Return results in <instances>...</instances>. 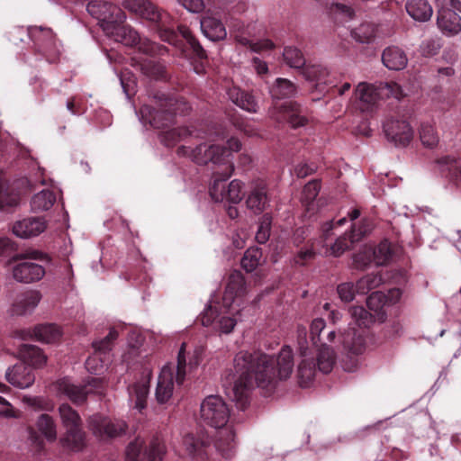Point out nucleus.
Returning <instances> with one entry per match:
<instances>
[{"instance_id": "obj_63", "label": "nucleus", "mask_w": 461, "mask_h": 461, "mask_svg": "<svg viewBox=\"0 0 461 461\" xmlns=\"http://www.w3.org/2000/svg\"><path fill=\"white\" fill-rule=\"evenodd\" d=\"M103 362L101 357L94 354L86 360V367L91 373H98L104 367Z\"/></svg>"}, {"instance_id": "obj_7", "label": "nucleus", "mask_w": 461, "mask_h": 461, "mask_svg": "<svg viewBox=\"0 0 461 461\" xmlns=\"http://www.w3.org/2000/svg\"><path fill=\"white\" fill-rule=\"evenodd\" d=\"M233 170V163H227L224 168L213 171L209 193L215 202L228 201L230 203L237 204L242 200V183L240 180H232L228 187L225 185Z\"/></svg>"}, {"instance_id": "obj_18", "label": "nucleus", "mask_w": 461, "mask_h": 461, "mask_svg": "<svg viewBox=\"0 0 461 461\" xmlns=\"http://www.w3.org/2000/svg\"><path fill=\"white\" fill-rule=\"evenodd\" d=\"M17 335L23 340L34 339L43 343H55L60 339L62 331L58 325L47 323L37 325L33 330H19Z\"/></svg>"}, {"instance_id": "obj_55", "label": "nucleus", "mask_w": 461, "mask_h": 461, "mask_svg": "<svg viewBox=\"0 0 461 461\" xmlns=\"http://www.w3.org/2000/svg\"><path fill=\"white\" fill-rule=\"evenodd\" d=\"M17 198L11 194L7 183L0 177V209L16 205Z\"/></svg>"}, {"instance_id": "obj_59", "label": "nucleus", "mask_w": 461, "mask_h": 461, "mask_svg": "<svg viewBox=\"0 0 461 461\" xmlns=\"http://www.w3.org/2000/svg\"><path fill=\"white\" fill-rule=\"evenodd\" d=\"M297 342L302 357H307L310 342L307 339V329L303 325L297 326Z\"/></svg>"}, {"instance_id": "obj_8", "label": "nucleus", "mask_w": 461, "mask_h": 461, "mask_svg": "<svg viewBox=\"0 0 461 461\" xmlns=\"http://www.w3.org/2000/svg\"><path fill=\"white\" fill-rule=\"evenodd\" d=\"M177 154L189 157L194 163L199 165H206L211 162L217 166L216 170H221L225 167L227 163H231L229 158L230 152L223 146L216 144L201 143L194 149L180 146L177 149Z\"/></svg>"}, {"instance_id": "obj_27", "label": "nucleus", "mask_w": 461, "mask_h": 461, "mask_svg": "<svg viewBox=\"0 0 461 461\" xmlns=\"http://www.w3.org/2000/svg\"><path fill=\"white\" fill-rule=\"evenodd\" d=\"M174 388L173 373L171 368L164 366L158 379L156 398L158 402L164 403L172 396Z\"/></svg>"}, {"instance_id": "obj_16", "label": "nucleus", "mask_w": 461, "mask_h": 461, "mask_svg": "<svg viewBox=\"0 0 461 461\" xmlns=\"http://www.w3.org/2000/svg\"><path fill=\"white\" fill-rule=\"evenodd\" d=\"M89 428L93 433L102 438H112L123 434L126 423L122 420H113L101 414H94L88 420Z\"/></svg>"}, {"instance_id": "obj_1", "label": "nucleus", "mask_w": 461, "mask_h": 461, "mask_svg": "<svg viewBox=\"0 0 461 461\" xmlns=\"http://www.w3.org/2000/svg\"><path fill=\"white\" fill-rule=\"evenodd\" d=\"M293 369L294 355L289 346H284L276 358L261 351H240L234 357L233 384L227 394L243 411L249 404L255 385L270 395L278 381L289 378Z\"/></svg>"}, {"instance_id": "obj_42", "label": "nucleus", "mask_w": 461, "mask_h": 461, "mask_svg": "<svg viewBox=\"0 0 461 461\" xmlns=\"http://www.w3.org/2000/svg\"><path fill=\"white\" fill-rule=\"evenodd\" d=\"M140 70L148 77L162 79L166 77L165 67L154 59L147 58L140 63Z\"/></svg>"}, {"instance_id": "obj_41", "label": "nucleus", "mask_w": 461, "mask_h": 461, "mask_svg": "<svg viewBox=\"0 0 461 461\" xmlns=\"http://www.w3.org/2000/svg\"><path fill=\"white\" fill-rule=\"evenodd\" d=\"M263 252L259 248H249L241 258V267L247 272L254 271L262 262Z\"/></svg>"}, {"instance_id": "obj_5", "label": "nucleus", "mask_w": 461, "mask_h": 461, "mask_svg": "<svg viewBox=\"0 0 461 461\" xmlns=\"http://www.w3.org/2000/svg\"><path fill=\"white\" fill-rule=\"evenodd\" d=\"M349 313L352 321L348 330L340 335L341 343L348 353L360 355L366 348V328L373 323L375 318L363 306L351 307Z\"/></svg>"}, {"instance_id": "obj_40", "label": "nucleus", "mask_w": 461, "mask_h": 461, "mask_svg": "<svg viewBox=\"0 0 461 461\" xmlns=\"http://www.w3.org/2000/svg\"><path fill=\"white\" fill-rule=\"evenodd\" d=\"M315 242L308 240L304 247H302L294 255L293 262L294 266L305 267L314 260L317 255Z\"/></svg>"}, {"instance_id": "obj_28", "label": "nucleus", "mask_w": 461, "mask_h": 461, "mask_svg": "<svg viewBox=\"0 0 461 461\" xmlns=\"http://www.w3.org/2000/svg\"><path fill=\"white\" fill-rule=\"evenodd\" d=\"M19 355L22 363L26 364L29 366L33 367H41L45 365L47 361V357L43 353V351L34 345L30 344H23L19 348Z\"/></svg>"}, {"instance_id": "obj_9", "label": "nucleus", "mask_w": 461, "mask_h": 461, "mask_svg": "<svg viewBox=\"0 0 461 461\" xmlns=\"http://www.w3.org/2000/svg\"><path fill=\"white\" fill-rule=\"evenodd\" d=\"M59 412L66 429V433L61 438L63 447L73 451H80L85 447V432L79 414L68 403L61 404Z\"/></svg>"}, {"instance_id": "obj_46", "label": "nucleus", "mask_w": 461, "mask_h": 461, "mask_svg": "<svg viewBox=\"0 0 461 461\" xmlns=\"http://www.w3.org/2000/svg\"><path fill=\"white\" fill-rule=\"evenodd\" d=\"M376 265H385L392 258L393 249L389 240H382L376 248L372 249Z\"/></svg>"}, {"instance_id": "obj_36", "label": "nucleus", "mask_w": 461, "mask_h": 461, "mask_svg": "<svg viewBox=\"0 0 461 461\" xmlns=\"http://www.w3.org/2000/svg\"><path fill=\"white\" fill-rule=\"evenodd\" d=\"M438 162L447 170L449 181L461 187V158L445 156L440 158Z\"/></svg>"}, {"instance_id": "obj_57", "label": "nucleus", "mask_w": 461, "mask_h": 461, "mask_svg": "<svg viewBox=\"0 0 461 461\" xmlns=\"http://www.w3.org/2000/svg\"><path fill=\"white\" fill-rule=\"evenodd\" d=\"M337 292L341 301L349 303L355 298L357 290V284L351 282L342 283L338 285Z\"/></svg>"}, {"instance_id": "obj_47", "label": "nucleus", "mask_w": 461, "mask_h": 461, "mask_svg": "<svg viewBox=\"0 0 461 461\" xmlns=\"http://www.w3.org/2000/svg\"><path fill=\"white\" fill-rule=\"evenodd\" d=\"M39 430L46 437L47 439L52 441L56 439V426L52 418L49 414H41L37 421Z\"/></svg>"}, {"instance_id": "obj_20", "label": "nucleus", "mask_w": 461, "mask_h": 461, "mask_svg": "<svg viewBox=\"0 0 461 461\" xmlns=\"http://www.w3.org/2000/svg\"><path fill=\"white\" fill-rule=\"evenodd\" d=\"M275 106L279 109L285 120L290 124L293 129L303 127L309 122V116L307 110L303 108L296 102H285L280 106L275 104Z\"/></svg>"}, {"instance_id": "obj_35", "label": "nucleus", "mask_w": 461, "mask_h": 461, "mask_svg": "<svg viewBox=\"0 0 461 461\" xmlns=\"http://www.w3.org/2000/svg\"><path fill=\"white\" fill-rule=\"evenodd\" d=\"M317 355V366L318 369L323 374H329L332 371L336 362V354L332 348L328 346L327 343L319 345Z\"/></svg>"}, {"instance_id": "obj_3", "label": "nucleus", "mask_w": 461, "mask_h": 461, "mask_svg": "<svg viewBox=\"0 0 461 461\" xmlns=\"http://www.w3.org/2000/svg\"><path fill=\"white\" fill-rule=\"evenodd\" d=\"M230 417V408L221 397L209 395L202 402L200 418L204 424L219 429L214 446L224 458H231L236 447L235 431L227 425Z\"/></svg>"}, {"instance_id": "obj_61", "label": "nucleus", "mask_w": 461, "mask_h": 461, "mask_svg": "<svg viewBox=\"0 0 461 461\" xmlns=\"http://www.w3.org/2000/svg\"><path fill=\"white\" fill-rule=\"evenodd\" d=\"M346 218H342L338 221L334 222L333 221H327L321 226V239L324 242V246L328 247L327 240L331 235V230L335 228L336 225L341 226L346 222Z\"/></svg>"}, {"instance_id": "obj_26", "label": "nucleus", "mask_w": 461, "mask_h": 461, "mask_svg": "<svg viewBox=\"0 0 461 461\" xmlns=\"http://www.w3.org/2000/svg\"><path fill=\"white\" fill-rule=\"evenodd\" d=\"M41 299L39 291H28L17 297L13 304L12 312L16 315H23L31 312L38 305Z\"/></svg>"}, {"instance_id": "obj_33", "label": "nucleus", "mask_w": 461, "mask_h": 461, "mask_svg": "<svg viewBox=\"0 0 461 461\" xmlns=\"http://www.w3.org/2000/svg\"><path fill=\"white\" fill-rule=\"evenodd\" d=\"M297 86L286 78L278 77L269 88V93L273 100H281L291 98L295 95Z\"/></svg>"}, {"instance_id": "obj_51", "label": "nucleus", "mask_w": 461, "mask_h": 461, "mask_svg": "<svg viewBox=\"0 0 461 461\" xmlns=\"http://www.w3.org/2000/svg\"><path fill=\"white\" fill-rule=\"evenodd\" d=\"M325 321L321 318L314 319L312 321L310 326V342L313 347H319V345L326 343V341H324V339L321 337V333L325 330Z\"/></svg>"}, {"instance_id": "obj_45", "label": "nucleus", "mask_w": 461, "mask_h": 461, "mask_svg": "<svg viewBox=\"0 0 461 461\" xmlns=\"http://www.w3.org/2000/svg\"><path fill=\"white\" fill-rule=\"evenodd\" d=\"M383 282V278L378 274H368L357 282V290L358 294H366L369 291L378 287Z\"/></svg>"}, {"instance_id": "obj_52", "label": "nucleus", "mask_w": 461, "mask_h": 461, "mask_svg": "<svg viewBox=\"0 0 461 461\" xmlns=\"http://www.w3.org/2000/svg\"><path fill=\"white\" fill-rule=\"evenodd\" d=\"M321 190V180L313 179L308 182L303 190L302 202L307 207L315 200Z\"/></svg>"}, {"instance_id": "obj_14", "label": "nucleus", "mask_w": 461, "mask_h": 461, "mask_svg": "<svg viewBox=\"0 0 461 461\" xmlns=\"http://www.w3.org/2000/svg\"><path fill=\"white\" fill-rule=\"evenodd\" d=\"M88 14L99 21L106 33L117 23H124V12L117 5L104 0H90L86 5Z\"/></svg>"}, {"instance_id": "obj_29", "label": "nucleus", "mask_w": 461, "mask_h": 461, "mask_svg": "<svg viewBox=\"0 0 461 461\" xmlns=\"http://www.w3.org/2000/svg\"><path fill=\"white\" fill-rule=\"evenodd\" d=\"M201 30L203 35L212 41H221L226 38V29L221 20L207 16L201 20Z\"/></svg>"}, {"instance_id": "obj_64", "label": "nucleus", "mask_w": 461, "mask_h": 461, "mask_svg": "<svg viewBox=\"0 0 461 461\" xmlns=\"http://www.w3.org/2000/svg\"><path fill=\"white\" fill-rule=\"evenodd\" d=\"M218 316V312L216 308L212 306H208L204 312L200 316V321L203 326L208 327L210 326Z\"/></svg>"}, {"instance_id": "obj_22", "label": "nucleus", "mask_w": 461, "mask_h": 461, "mask_svg": "<svg viewBox=\"0 0 461 461\" xmlns=\"http://www.w3.org/2000/svg\"><path fill=\"white\" fill-rule=\"evenodd\" d=\"M47 227L43 217H30L16 221L13 226V232L17 237L27 239L38 236Z\"/></svg>"}, {"instance_id": "obj_34", "label": "nucleus", "mask_w": 461, "mask_h": 461, "mask_svg": "<svg viewBox=\"0 0 461 461\" xmlns=\"http://www.w3.org/2000/svg\"><path fill=\"white\" fill-rule=\"evenodd\" d=\"M244 291V276L241 275L240 272H234L229 277L223 295V301L226 303H231L235 297L242 295Z\"/></svg>"}, {"instance_id": "obj_50", "label": "nucleus", "mask_w": 461, "mask_h": 461, "mask_svg": "<svg viewBox=\"0 0 461 461\" xmlns=\"http://www.w3.org/2000/svg\"><path fill=\"white\" fill-rule=\"evenodd\" d=\"M118 338V331L115 329H111L108 335L104 339L93 342L95 355L101 357L112 349L113 341Z\"/></svg>"}, {"instance_id": "obj_44", "label": "nucleus", "mask_w": 461, "mask_h": 461, "mask_svg": "<svg viewBox=\"0 0 461 461\" xmlns=\"http://www.w3.org/2000/svg\"><path fill=\"white\" fill-rule=\"evenodd\" d=\"M283 57L285 63L294 68H302L305 65V59L302 51L294 47H286L284 50Z\"/></svg>"}, {"instance_id": "obj_11", "label": "nucleus", "mask_w": 461, "mask_h": 461, "mask_svg": "<svg viewBox=\"0 0 461 461\" xmlns=\"http://www.w3.org/2000/svg\"><path fill=\"white\" fill-rule=\"evenodd\" d=\"M166 447L159 435H154L148 441L137 437L126 448L127 461H161Z\"/></svg>"}, {"instance_id": "obj_23", "label": "nucleus", "mask_w": 461, "mask_h": 461, "mask_svg": "<svg viewBox=\"0 0 461 461\" xmlns=\"http://www.w3.org/2000/svg\"><path fill=\"white\" fill-rule=\"evenodd\" d=\"M366 231V229L359 228L357 230L354 227L350 232H345L343 235L339 236L335 242L327 249L326 252H330V254L334 257H339L346 250L349 249L354 242L358 241Z\"/></svg>"}, {"instance_id": "obj_38", "label": "nucleus", "mask_w": 461, "mask_h": 461, "mask_svg": "<svg viewBox=\"0 0 461 461\" xmlns=\"http://www.w3.org/2000/svg\"><path fill=\"white\" fill-rule=\"evenodd\" d=\"M303 75L309 81L316 82L317 86L330 85L327 68L320 64L307 65L303 68Z\"/></svg>"}, {"instance_id": "obj_37", "label": "nucleus", "mask_w": 461, "mask_h": 461, "mask_svg": "<svg viewBox=\"0 0 461 461\" xmlns=\"http://www.w3.org/2000/svg\"><path fill=\"white\" fill-rule=\"evenodd\" d=\"M56 203V194L50 189H43L32 197L31 207L33 212L50 210Z\"/></svg>"}, {"instance_id": "obj_39", "label": "nucleus", "mask_w": 461, "mask_h": 461, "mask_svg": "<svg viewBox=\"0 0 461 461\" xmlns=\"http://www.w3.org/2000/svg\"><path fill=\"white\" fill-rule=\"evenodd\" d=\"M303 357L298 366V380L300 386L308 387L314 378L317 365L312 358Z\"/></svg>"}, {"instance_id": "obj_6", "label": "nucleus", "mask_w": 461, "mask_h": 461, "mask_svg": "<svg viewBox=\"0 0 461 461\" xmlns=\"http://www.w3.org/2000/svg\"><path fill=\"white\" fill-rule=\"evenodd\" d=\"M355 94L357 99V108L363 113L373 112L378 102L385 97L393 96L401 100L404 95L401 86L393 81L380 83L379 86L362 82L357 85Z\"/></svg>"}, {"instance_id": "obj_60", "label": "nucleus", "mask_w": 461, "mask_h": 461, "mask_svg": "<svg viewBox=\"0 0 461 461\" xmlns=\"http://www.w3.org/2000/svg\"><path fill=\"white\" fill-rule=\"evenodd\" d=\"M269 226H270V220L266 215L264 216V221L260 223L258 230L256 233V240L260 243L264 244L267 241L269 238Z\"/></svg>"}, {"instance_id": "obj_53", "label": "nucleus", "mask_w": 461, "mask_h": 461, "mask_svg": "<svg viewBox=\"0 0 461 461\" xmlns=\"http://www.w3.org/2000/svg\"><path fill=\"white\" fill-rule=\"evenodd\" d=\"M352 34L358 42L368 43L375 36V28L371 23H362L352 32Z\"/></svg>"}, {"instance_id": "obj_13", "label": "nucleus", "mask_w": 461, "mask_h": 461, "mask_svg": "<svg viewBox=\"0 0 461 461\" xmlns=\"http://www.w3.org/2000/svg\"><path fill=\"white\" fill-rule=\"evenodd\" d=\"M41 252L33 250L13 257L11 262H17L13 267L14 278L17 282L24 284L41 280L45 275V269L42 266L32 262V259L41 258Z\"/></svg>"}, {"instance_id": "obj_24", "label": "nucleus", "mask_w": 461, "mask_h": 461, "mask_svg": "<svg viewBox=\"0 0 461 461\" xmlns=\"http://www.w3.org/2000/svg\"><path fill=\"white\" fill-rule=\"evenodd\" d=\"M227 95L230 100L241 109L253 113L258 112V104L251 92L232 86L228 89Z\"/></svg>"}, {"instance_id": "obj_21", "label": "nucleus", "mask_w": 461, "mask_h": 461, "mask_svg": "<svg viewBox=\"0 0 461 461\" xmlns=\"http://www.w3.org/2000/svg\"><path fill=\"white\" fill-rule=\"evenodd\" d=\"M5 378L12 385L24 389L34 383L35 375L32 366L21 362L7 369Z\"/></svg>"}, {"instance_id": "obj_58", "label": "nucleus", "mask_w": 461, "mask_h": 461, "mask_svg": "<svg viewBox=\"0 0 461 461\" xmlns=\"http://www.w3.org/2000/svg\"><path fill=\"white\" fill-rule=\"evenodd\" d=\"M384 302L385 296L382 293L375 292L367 297L366 305L379 316L384 308Z\"/></svg>"}, {"instance_id": "obj_19", "label": "nucleus", "mask_w": 461, "mask_h": 461, "mask_svg": "<svg viewBox=\"0 0 461 461\" xmlns=\"http://www.w3.org/2000/svg\"><path fill=\"white\" fill-rule=\"evenodd\" d=\"M269 201L270 199L267 182L263 179H257L254 181L246 200L248 208L258 214L267 209Z\"/></svg>"}, {"instance_id": "obj_31", "label": "nucleus", "mask_w": 461, "mask_h": 461, "mask_svg": "<svg viewBox=\"0 0 461 461\" xmlns=\"http://www.w3.org/2000/svg\"><path fill=\"white\" fill-rule=\"evenodd\" d=\"M382 61L389 69L401 70L407 64V57L400 48L388 47L383 52Z\"/></svg>"}, {"instance_id": "obj_49", "label": "nucleus", "mask_w": 461, "mask_h": 461, "mask_svg": "<svg viewBox=\"0 0 461 461\" xmlns=\"http://www.w3.org/2000/svg\"><path fill=\"white\" fill-rule=\"evenodd\" d=\"M420 139L421 143L429 149H433L438 143V136L432 125L422 123L420 129Z\"/></svg>"}, {"instance_id": "obj_4", "label": "nucleus", "mask_w": 461, "mask_h": 461, "mask_svg": "<svg viewBox=\"0 0 461 461\" xmlns=\"http://www.w3.org/2000/svg\"><path fill=\"white\" fill-rule=\"evenodd\" d=\"M156 107L143 105L140 108L142 117L156 129H165L171 126L177 114L185 115L190 109V104L183 98L162 92H158L153 96Z\"/></svg>"}, {"instance_id": "obj_2", "label": "nucleus", "mask_w": 461, "mask_h": 461, "mask_svg": "<svg viewBox=\"0 0 461 461\" xmlns=\"http://www.w3.org/2000/svg\"><path fill=\"white\" fill-rule=\"evenodd\" d=\"M125 8L154 23L159 38L163 41L180 48L182 54L190 61L196 74L205 73L208 64L207 52L186 25H178L177 32L168 27L169 14L149 0H128L125 2Z\"/></svg>"}, {"instance_id": "obj_30", "label": "nucleus", "mask_w": 461, "mask_h": 461, "mask_svg": "<svg viewBox=\"0 0 461 461\" xmlns=\"http://www.w3.org/2000/svg\"><path fill=\"white\" fill-rule=\"evenodd\" d=\"M183 444L190 456L200 459H204L207 456L208 438L187 434L183 438Z\"/></svg>"}, {"instance_id": "obj_56", "label": "nucleus", "mask_w": 461, "mask_h": 461, "mask_svg": "<svg viewBox=\"0 0 461 461\" xmlns=\"http://www.w3.org/2000/svg\"><path fill=\"white\" fill-rule=\"evenodd\" d=\"M186 359H185V343H182L177 355V366L176 381V384H183L185 377Z\"/></svg>"}, {"instance_id": "obj_12", "label": "nucleus", "mask_w": 461, "mask_h": 461, "mask_svg": "<svg viewBox=\"0 0 461 461\" xmlns=\"http://www.w3.org/2000/svg\"><path fill=\"white\" fill-rule=\"evenodd\" d=\"M28 35L33 42L34 52L43 57L48 62L58 60L60 50L55 33L50 28L30 26Z\"/></svg>"}, {"instance_id": "obj_15", "label": "nucleus", "mask_w": 461, "mask_h": 461, "mask_svg": "<svg viewBox=\"0 0 461 461\" xmlns=\"http://www.w3.org/2000/svg\"><path fill=\"white\" fill-rule=\"evenodd\" d=\"M383 127L387 140L395 146L405 147L413 138V130L406 120L392 116L386 119Z\"/></svg>"}, {"instance_id": "obj_62", "label": "nucleus", "mask_w": 461, "mask_h": 461, "mask_svg": "<svg viewBox=\"0 0 461 461\" xmlns=\"http://www.w3.org/2000/svg\"><path fill=\"white\" fill-rule=\"evenodd\" d=\"M181 5L192 13L202 12L205 5L203 0H176Z\"/></svg>"}, {"instance_id": "obj_10", "label": "nucleus", "mask_w": 461, "mask_h": 461, "mask_svg": "<svg viewBox=\"0 0 461 461\" xmlns=\"http://www.w3.org/2000/svg\"><path fill=\"white\" fill-rule=\"evenodd\" d=\"M107 35L113 38L115 41L121 42L126 46L137 47L139 51L150 57L162 55L166 48L148 40L142 39L140 34L131 26L117 23L113 28L106 32Z\"/></svg>"}, {"instance_id": "obj_43", "label": "nucleus", "mask_w": 461, "mask_h": 461, "mask_svg": "<svg viewBox=\"0 0 461 461\" xmlns=\"http://www.w3.org/2000/svg\"><path fill=\"white\" fill-rule=\"evenodd\" d=\"M131 400L134 401V406L139 411L146 407L149 386L146 384H135L129 388Z\"/></svg>"}, {"instance_id": "obj_32", "label": "nucleus", "mask_w": 461, "mask_h": 461, "mask_svg": "<svg viewBox=\"0 0 461 461\" xmlns=\"http://www.w3.org/2000/svg\"><path fill=\"white\" fill-rule=\"evenodd\" d=\"M405 8L409 15L419 22L429 20L433 13L427 0H408Z\"/></svg>"}, {"instance_id": "obj_25", "label": "nucleus", "mask_w": 461, "mask_h": 461, "mask_svg": "<svg viewBox=\"0 0 461 461\" xmlns=\"http://www.w3.org/2000/svg\"><path fill=\"white\" fill-rule=\"evenodd\" d=\"M437 24L443 33L454 35L461 31V17L452 9H442L438 11Z\"/></svg>"}, {"instance_id": "obj_17", "label": "nucleus", "mask_w": 461, "mask_h": 461, "mask_svg": "<svg viewBox=\"0 0 461 461\" xmlns=\"http://www.w3.org/2000/svg\"><path fill=\"white\" fill-rule=\"evenodd\" d=\"M104 389V381L101 378L92 377L84 386H77L68 381L59 384V390L66 394L74 403L81 404L86 402L87 394L101 393Z\"/></svg>"}, {"instance_id": "obj_54", "label": "nucleus", "mask_w": 461, "mask_h": 461, "mask_svg": "<svg viewBox=\"0 0 461 461\" xmlns=\"http://www.w3.org/2000/svg\"><path fill=\"white\" fill-rule=\"evenodd\" d=\"M373 260H375V257L372 249H364L353 256V267L356 269L364 270Z\"/></svg>"}, {"instance_id": "obj_48", "label": "nucleus", "mask_w": 461, "mask_h": 461, "mask_svg": "<svg viewBox=\"0 0 461 461\" xmlns=\"http://www.w3.org/2000/svg\"><path fill=\"white\" fill-rule=\"evenodd\" d=\"M193 135V131L189 127L173 128L165 132L164 140L166 145L173 146L177 141L185 140Z\"/></svg>"}]
</instances>
